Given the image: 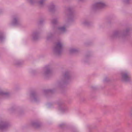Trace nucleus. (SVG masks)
<instances>
[{
  "label": "nucleus",
  "instance_id": "nucleus-1",
  "mask_svg": "<svg viewBox=\"0 0 132 132\" xmlns=\"http://www.w3.org/2000/svg\"><path fill=\"white\" fill-rule=\"evenodd\" d=\"M129 31V29H127L122 32L118 31L114 32L111 35V37L112 39H116L122 37L124 35H127Z\"/></svg>",
  "mask_w": 132,
  "mask_h": 132
},
{
  "label": "nucleus",
  "instance_id": "nucleus-2",
  "mask_svg": "<svg viewBox=\"0 0 132 132\" xmlns=\"http://www.w3.org/2000/svg\"><path fill=\"white\" fill-rule=\"evenodd\" d=\"M63 46V44L61 42H57L53 49L54 53L56 55H60L62 51Z\"/></svg>",
  "mask_w": 132,
  "mask_h": 132
},
{
  "label": "nucleus",
  "instance_id": "nucleus-3",
  "mask_svg": "<svg viewBox=\"0 0 132 132\" xmlns=\"http://www.w3.org/2000/svg\"><path fill=\"white\" fill-rule=\"evenodd\" d=\"M121 80L124 82L129 81L130 80L129 73L127 72H123L121 73Z\"/></svg>",
  "mask_w": 132,
  "mask_h": 132
},
{
  "label": "nucleus",
  "instance_id": "nucleus-4",
  "mask_svg": "<svg viewBox=\"0 0 132 132\" xmlns=\"http://www.w3.org/2000/svg\"><path fill=\"white\" fill-rule=\"evenodd\" d=\"M106 6L105 4L102 2H98L93 5L94 9L96 10L103 8Z\"/></svg>",
  "mask_w": 132,
  "mask_h": 132
},
{
  "label": "nucleus",
  "instance_id": "nucleus-5",
  "mask_svg": "<svg viewBox=\"0 0 132 132\" xmlns=\"http://www.w3.org/2000/svg\"><path fill=\"white\" fill-rule=\"evenodd\" d=\"M27 1L31 4H34L36 3H38L40 6H42L45 4V0H27Z\"/></svg>",
  "mask_w": 132,
  "mask_h": 132
},
{
  "label": "nucleus",
  "instance_id": "nucleus-6",
  "mask_svg": "<svg viewBox=\"0 0 132 132\" xmlns=\"http://www.w3.org/2000/svg\"><path fill=\"white\" fill-rule=\"evenodd\" d=\"M30 96L32 101L37 102L39 100L38 95L35 92H31L30 95Z\"/></svg>",
  "mask_w": 132,
  "mask_h": 132
},
{
  "label": "nucleus",
  "instance_id": "nucleus-7",
  "mask_svg": "<svg viewBox=\"0 0 132 132\" xmlns=\"http://www.w3.org/2000/svg\"><path fill=\"white\" fill-rule=\"evenodd\" d=\"M70 78L69 74L68 72H66L64 74L62 79L61 83L64 84L67 82Z\"/></svg>",
  "mask_w": 132,
  "mask_h": 132
},
{
  "label": "nucleus",
  "instance_id": "nucleus-8",
  "mask_svg": "<svg viewBox=\"0 0 132 132\" xmlns=\"http://www.w3.org/2000/svg\"><path fill=\"white\" fill-rule=\"evenodd\" d=\"M9 126V123L5 121L0 122V129L3 130L7 128Z\"/></svg>",
  "mask_w": 132,
  "mask_h": 132
},
{
  "label": "nucleus",
  "instance_id": "nucleus-9",
  "mask_svg": "<svg viewBox=\"0 0 132 132\" xmlns=\"http://www.w3.org/2000/svg\"><path fill=\"white\" fill-rule=\"evenodd\" d=\"M44 74L45 76L50 74L52 72V70L49 65L46 66L43 69Z\"/></svg>",
  "mask_w": 132,
  "mask_h": 132
},
{
  "label": "nucleus",
  "instance_id": "nucleus-10",
  "mask_svg": "<svg viewBox=\"0 0 132 132\" xmlns=\"http://www.w3.org/2000/svg\"><path fill=\"white\" fill-rule=\"evenodd\" d=\"M67 28V26L66 25L59 27L58 28V33L60 34L64 33L66 31Z\"/></svg>",
  "mask_w": 132,
  "mask_h": 132
},
{
  "label": "nucleus",
  "instance_id": "nucleus-11",
  "mask_svg": "<svg viewBox=\"0 0 132 132\" xmlns=\"http://www.w3.org/2000/svg\"><path fill=\"white\" fill-rule=\"evenodd\" d=\"M20 24V22L17 16L13 18L12 24L13 25H18Z\"/></svg>",
  "mask_w": 132,
  "mask_h": 132
},
{
  "label": "nucleus",
  "instance_id": "nucleus-12",
  "mask_svg": "<svg viewBox=\"0 0 132 132\" xmlns=\"http://www.w3.org/2000/svg\"><path fill=\"white\" fill-rule=\"evenodd\" d=\"M67 11L68 12L70 13L69 15V20L70 21H73V19L74 18V16L72 13H71L72 12L71 9H69L67 10Z\"/></svg>",
  "mask_w": 132,
  "mask_h": 132
},
{
  "label": "nucleus",
  "instance_id": "nucleus-13",
  "mask_svg": "<svg viewBox=\"0 0 132 132\" xmlns=\"http://www.w3.org/2000/svg\"><path fill=\"white\" fill-rule=\"evenodd\" d=\"M39 32L37 31H34L33 32L32 35L33 39L34 40L37 39L39 37Z\"/></svg>",
  "mask_w": 132,
  "mask_h": 132
},
{
  "label": "nucleus",
  "instance_id": "nucleus-14",
  "mask_svg": "<svg viewBox=\"0 0 132 132\" xmlns=\"http://www.w3.org/2000/svg\"><path fill=\"white\" fill-rule=\"evenodd\" d=\"M32 125L34 127L36 128H39L42 126L41 123L37 121L33 122L32 123Z\"/></svg>",
  "mask_w": 132,
  "mask_h": 132
},
{
  "label": "nucleus",
  "instance_id": "nucleus-15",
  "mask_svg": "<svg viewBox=\"0 0 132 132\" xmlns=\"http://www.w3.org/2000/svg\"><path fill=\"white\" fill-rule=\"evenodd\" d=\"M55 5L53 3H51L48 6V10L50 11H52L54 10L55 9Z\"/></svg>",
  "mask_w": 132,
  "mask_h": 132
},
{
  "label": "nucleus",
  "instance_id": "nucleus-16",
  "mask_svg": "<svg viewBox=\"0 0 132 132\" xmlns=\"http://www.w3.org/2000/svg\"><path fill=\"white\" fill-rule=\"evenodd\" d=\"M78 50L73 48H71L69 50V52L70 54L75 53L78 52Z\"/></svg>",
  "mask_w": 132,
  "mask_h": 132
},
{
  "label": "nucleus",
  "instance_id": "nucleus-17",
  "mask_svg": "<svg viewBox=\"0 0 132 132\" xmlns=\"http://www.w3.org/2000/svg\"><path fill=\"white\" fill-rule=\"evenodd\" d=\"M14 64L16 66L18 67L21 65L22 63L19 60H16L14 62Z\"/></svg>",
  "mask_w": 132,
  "mask_h": 132
},
{
  "label": "nucleus",
  "instance_id": "nucleus-18",
  "mask_svg": "<svg viewBox=\"0 0 132 132\" xmlns=\"http://www.w3.org/2000/svg\"><path fill=\"white\" fill-rule=\"evenodd\" d=\"M53 34L51 32L49 33L48 34L47 36L46 37V39L47 40H49L51 39L53 36Z\"/></svg>",
  "mask_w": 132,
  "mask_h": 132
},
{
  "label": "nucleus",
  "instance_id": "nucleus-19",
  "mask_svg": "<svg viewBox=\"0 0 132 132\" xmlns=\"http://www.w3.org/2000/svg\"><path fill=\"white\" fill-rule=\"evenodd\" d=\"M58 22V20L56 19H53L51 21V23L53 24H56Z\"/></svg>",
  "mask_w": 132,
  "mask_h": 132
},
{
  "label": "nucleus",
  "instance_id": "nucleus-20",
  "mask_svg": "<svg viewBox=\"0 0 132 132\" xmlns=\"http://www.w3.org/2000/svg\"><path fill=\"white\" fill-rule=\"evenodd\" d=\"M7 93L4 92L2 90H0V95H6L7 94Z\"/></svg>",
  "mask_w": 132,
  "mask_h": 132
},
{
  "label": "nucleus",
  "instance_id": "nucleus-21",
  "mask_svg": "<svg viewBox=\"0 0 132 132\" xmlns=\"http://www.w3.org/2000/svg\"><path fill=\"white\" fill-rule=\"evenodd\" d=\"M52 90L50 89L45 90H44V93H49L52 92Z\"/></svg>",
  "mask_w": 132,
  "mask_h": 132
},
{
  "label": "nucleus",
  "instance_id": "nucleus-22",
  "mask_svg": "<svg viewBox=\"0 0 132 132\" xmlns=\"http://www.w3.org/2000/svg\"><path fill=\"white\" fill-rule=\"evenodd\" d=\"M4 39V37L3 35L0 34V41L2 42Z\"/></svg>",
  "mask_w": 132,
  "mask_h": 132
},
{
  "label": "nucleus",
  "instance_id": "nucleus-23",
  "mask_svg": "<svg viewBox=\"0 0 132 132\" xmlns=\"http://www.w3.org/2000/svg\"><path fill=\"white\" fill-rule=\"evenodd\" d=\"M83 24L85 25H88L89 24V23L87 21H85L83 22Z\"/></svg>",
  "mask_w": 132,
  "mask_h": 132
},
{
  "label": "nucleus",
  "instance_id": "nucleus-24",
  "mask_svg": "<svg viewBox=\"0 0 132 132\" xmlns=\"http://www.w3.org/2000/svg\"><path fill=\"white\" fill-rule=\"evenodd\" d=\"M130 0H124V2L126 4H128L129 3Z\"/></svg>",
  "mask_w": 132,
  "mask_h": 132
},
{
  "label": "nucleus",
  "instance_id": "nucleus-25",
  "mask_svg": "<svg viewBox=\"0 0 132 132\" xmlns=\"http://www.w3.org/2000/svg\"><path fill=\"white\" fill-rule=\"evenodd\" d=\"M15 110V108H13L11 109L10 111H11L13 112Z\"/></svg>",
  "mask_w": 132,
  "mask_h": 132
},
{
  "label": "nucleus",
  "instance_id": "nucleus-26",
  "mask_svg": "<svg viewBox=\"0 0 132 132\" xmlns=\"http://www.w3.org/2000/svg\"><path fill=\"white\" fill-rule=\"evenodd\" d=\"M130 113L131 115H132V108L131 109H130Z\"/></svg>",
  "mask_w": 132,
  "mask_h": 132
},
{
  "label": "nucleus",
  "instance_id": "nucleus-27",
  "mask_svg": "<svg viewBox=\"0 0 132 132\" xmlns=\"http://www.w3.org/2000/svg\"><path fill=\"white\" fill-rule=\"evenodd\" d=\"M64 124H62L59 125L60 127H62L63 126H64Z\"/></svg>",
  "mask_w": 132,
  "mask_h": 132
}]
</instances>
